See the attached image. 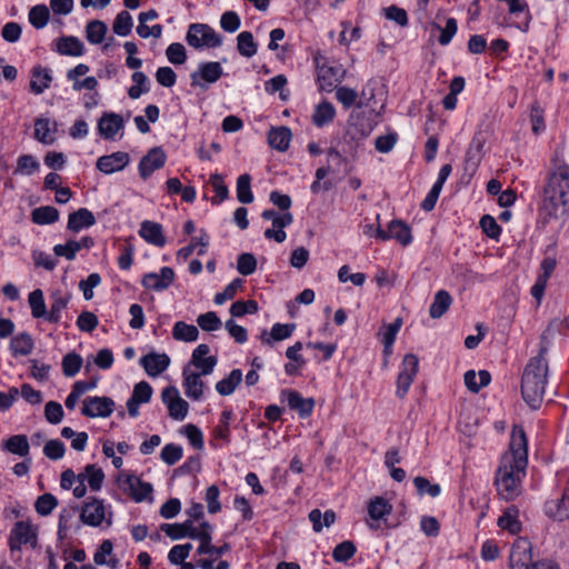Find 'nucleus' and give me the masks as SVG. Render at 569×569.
<instances>
[{"label": "nucleus", "instance_id": "nucleus-1", "mask_svg": "<svg viewBox=\"0 0 569 569\" xmlns=\"http://www.w3.org/2000/svg\"><path fill=\"white\" fill-rule=\"evenodd\" d=\"M528 463L527 438L522 429H513L509 450L501 457L496 473L495 485L498 495L506 501L513 500L520 495L521 478Z\"/></svg>", "mask_w": 569, "mask_h": 569}, {"label": "nucleus", "instance_id": "nucleus-2", "mask_svg": "<svg viewBox=\"0 0 569 569\" xmlns=\"http://www.w3.org/2000/svg\"><path fill=\"white\" fill-rule=\"evenodd\" d=\"M539 214L543 224L569 216V166L558 164L548 176Z\"/></svg>", "mask_w": 569, "mask_h": 569}, {"label": "nucleus", "instance_id": "nucleus-3", "mask_svg": "<svg viewBox=\"0 0 569 569\" xmlns=\"http://www.w3.org/2000/svg\"><path fill=\"white\" fill-rule=\"evenodd\" d=\"M548 349L549 342L547 340V331H545L541 336V343L538 356L532 357L529 360L522 373V399L531 409L535 410L540 408L548 383L549 367L546 359Z\"/></svg>", "mask_w": 569, "mask_h": 569}, {"label": "nucleus", "instance_id": "nucleus-4", "mask_svg": "<svg viewBox=\"0 0 569 569\" xmlns=\"http://www.w3.org/2000/svg\"><path fill=\"white\" fill-rule=\"evenodd\" d=\"M510 566L512 569H560L549 559L533 560L532 545L527 538H518L511 548Z\"/></svg>", "mask_w": 569, "mask_h": 569}, {"label": "nucleus", "instance_id": "nucleus-5", "mask_svg": "<svg viewBox=\"0 0 569 569\" xmlns=\"http://www.w3.org/2000/svg\"><path fill=\"white\" fill-rule=\"evenodd\" d=\"M187 43L194 49L217 48L222 43V38L206 23H191L186 34Z\"/></svg>", "mask_w": 569, "mask_h": 569}, {"label": "nucleus", "instance_id": "nucleus-6", "mask_svg": "<svg viewBox=\"0 0 569 569\" xmlns=\"http://www.w3.org/2000/svg\"><path fill=\"white\" fill-rule=\"evenodd\" d=\"M317 80L321 90L331 91L342 81L346 70L341 66H329L325 58L316 57Z\"/></svg>", "mask_w": 569, "mask_h": 569}, {"label": "nucleus", "instance_id": "nucleus-7", "mask_svg": "<svg viewBox=\"0 0 569 569\" xmlns=\"http://www.w3.org/2000/svg\"><path fill=\"white\" fill-rule=\"evenodd\" d=\"M23 545L37 547V529L28 521H17L10 531L9 547L13 552L20 550Z\"/></svg>", "mask_w": 569, "mask_h": 569}, {"label": "nucleus", "instance_id": "nucleus-8", "mask_svg": "<svg viewBox=\"0 0 569 569\" xmlns=\"http://www.w3.org/2000/svg\"><path fill=\"white\" fill-rule=\"evenodd\" d=\"M419 369V359L413 353H408L403 357L402 363H401V370L398 373L397 378V390L396 395L399 398H403L411 383L413 382L415 377L418 373Z\"/></svg>", "mask_w": 569, "mask_h": 569}, {"label": "nucleus", "instance_id": "nucleus-9", "mask_svg": "<svg viewBox=\"0 0 569 569\" xmlns=\"http://www.w3.org/2000/svg\"><path fill=\"white\" fill-rule=\"evenodd\" d=\"M118 485L137 502L150 497L153 490L151 483L143 482L140 478L133 475H120L118 477Z\"/></svg>", "mask_w": 569, "mask_h": 569}, {"label": "nucleus", "instance_id": "nucleus-10", "mask_svg": "<svg viewBox=\"0 0 569 569\" xmlns=\"http://www.w3.org/2000/svg\"><path fill=\"white\" fill-rule=\"evenodd\" d=\"M161 399L172 419L183 420L187 417L189 403L180 397L179 390L176 387H166L161 392Z\"/></svg>", "mask_w": 569, "mask_h": 569}, {"label": "nucleus", "instance_id": "nucleus-11", "mask_svg": "<svg viewBox=\"0 0 569 569\" xmlns=\"http://www.w3.org/2000/svg\"><path fill=\"white\" fill-rule=\"evenodd\" d=\"M114 410V401L109 397H88L83 400L81 412L89 418H107Z\"/></svg>", "mask_w": 569, "mask_h": 569}, {"label": "nucleus", "instance_id": "nucleus-12", "mask_svg": "<svg viewBox=\"0 0 569 569\" xmlns=\"http://www.w3.org/2000/svg\"><path fill=\"white\" fill-rule=\"evenodd\" d=\"M376 237L382 241L396 239L402 246L409 244L412 240L411 229L401 220H392L388 226V230H383L378 226L376 228Z\"/></svg>", "mask_w": 569, "mask_h": 569}, {"label": "nucleus", "instance_id": "nucleus-13", "mask_svg": "<svg viewBox=\"0 0 569 569\" xmlns=\"http://www.w3.org/2000/svg\"><path fill=\"white\" fill-rule=\"evenodd\" d=\"M167 156L160 147H154L143 156L139 162V174L147 180L156 170L162 168L166 163Z\"/></svg>", "mask_w": 569, "mask_h": 569}, {"label": "nucleus", "instance_id": "nucleus-14", "mask_svg": "<svg viewBox=\"0 0 569 569\" xmlns=\"http://www.w3.org/2000/svg\"><path fill=\"white\" fill-rule=\"evenodd\" d=\"M129 153L124 151H117L111 154L99 157L96 167L102 173L111 174L123 170L129 164Z\"/></svg>", "mask_w": 569, "mask_h": 569}, {"label": "nucleus", "instance_id": "nucleus-15", "mask_svg": "<svg viewBox=\"0 0 569 569\" xmlns=\"http://www.w3.org/2000/svg\"><path fill=\"white\" fill-rule=\"evenodd\" d=\"M80 519L83 523L98 527L106 519V508L102 500L92 498L90 501L84 502Z\"/></svg>", "mask_w": 569, "mask_h": 569}, {"label": "nucleus", "instance_id": "nucleus-16", "mask_svg": "<svg viewBox=\"0 0 569 569\" xmlns=\"http://www.w3.org/2000/svg\"><path fill=\"white\" fill-rule=\"evenodd\" d=\"M210 348L208 345H199L192 352L189 367L193 366L199 369L203 376L210 375L217 366V358L214 356H208Z\"/></svg>", "mask_w": 569, "mask_h": 569}, {"label": "nucleus", "instance_id": "nucleus-17", "mask_svg": "<svg viewBox=\"0 0 569 569\" xmlns=\"http://www.w3.org/2000/svg\"><path fill=\"white\" fill-rule=\"evenodd\" d=\"M174 279V272L169 267H162L159 273L150 272L142 278V286L146 289L161 291L167 289Z\"/></svg>", "mask_w": 569, "mask_h": 569}, {"label": "nucleus", "instance_id": "nucleus-18", "mask_svg": "<svg viewBox=\"0 0 569 569\" xmlns=\"http://www.w3.org/2000/svg\"><path fill=\"white\" fill-rule=\"evenodd\" d=\"M123 126L122 117L114 112H104L98 120V131L106 140H112Z\"/></svg>", "mask_w": 569, "mask_h": 569}, {"label": "nucleus", "instance_id": "nucleus-19", "mask_svg": "<svg viewBox=\"0 0 569 569\" xmlns=\"http://www.w3.org/2000/svg\"><path fill=\"white\" fill-rule=\"evenodd\" d=\"M281 396L287 399L289 408L297 411L301 418L311 415L315 407L313 398H303L298 391L290 389L282 390Z\"/></svg>", "mask_w": 569, "mask_h": 569}, {"label": "nucleus", "instance_id": "nucleus-20", "mask_svg": "<svg viewBox=\"0 0 569 569\" xmlns=\"http://www.w3.org/2000/svg\"><path fill=\"white\" fill-rule=\"evenodd\" d=\"M184 393L191 400H200L203 396L204 382L201 379V372H192L189 366H186L182 371Z\"/></svg>", "mask_w": 569, "mask_h": 569}, {"label": "nucleus", "instance_id": "nucleus-21", "mask_svg": "<svg viewBox=\"0 0 569 569\" xmlns=\"http://www.w3.org/2000/svg\"><path fill=\"white\" fill-rule=\"evenodd\" d=\"M140 365L150 377H157L169 367L170 359L166 353L151 352L140 358Z\"/></svg>", "mask_w": 569, "mask_h": 569}, {"label": "nucleus", "instance_id": "nucleus-22", "mask_svg": "<svg viewBox=\"0 0 569 569\" xmlns=\"http://www.w3.org/2000/svg\"><path fill=\"white\" fill-rule=\"evenodd\" d=\"M160 529L173 540L186 537L196 539V527L192 520H186L182 523H162Z\"/></svg>", "mask_w": 569, "mask_h": 569}, {"label": "nucleus", "instance_id": "nucleus-23", "mask_svg": "<svg viewBox=\"0 0 569 569\" xmlns=\"http://www.w3.org/2000/svg\"><path fill=\"white\" fill-rule=\"evenodd\" d=\"M547 516L562 521L569 518V490H566L561 498L546 502Z\"/></svg>", "mask_w": 569, "mask_h": 569}, {"label": "nucleus", "instance_id": "nucleus-24", "mask_svg": "<svg viewBox=\"0 0 569 569\" xmlns=\"http://www.w3.org/2000/svg\"><path fill=\"white\" fill-rule=\"evenodd\" d=\"M96 223L93 213L87 208H80L79 210L69 214L68 229L74 232L80 231L83 228H89Z\"/></svg>", "mask_w": 569, "mask_h": 569}, {"label": "nucleus", "instance_id": "nucleus-25", "mask_svg": "<svg viewBox=\"0 0 569 569\" xmlns=\"http://www.w3.org/2000/svg\"><path fill=\"white\" fill-rule=\"evenodd\" d=\"M57 51L62 56L80 57L84 52V46L77 37L66 36L57 40Z\"/></svg>", "mask_w": 569, "mask_h": 569}, {"label": "nucleus", "instance_id": "nucleus-26", "mask_svg": "<svg viewBox=\"0 0 569 569\" xmlns=\"http://www.w3.org/2000/svg\"><path fill=\"white\" fill-rule=\"evenodd\" d=\"M139 233L147 242L157 247H163L166 243L162 227L157 222L143 221Z\"/></svg>", "mask_w": 569, "mask_h": 569}, {"label": "nucleus", "instance_id": "nucleus-27", "mask_svg": "<svg viewBox=\"0 0 569 569\" xmlns=\"http://www.w3.org/2000/svg\"><path fill=\"white\" fill-rule=\"evenodd\" d=\"M200 76L204 81L213 83L222 76V67L219 62H203L199 66V71L191 74L192 86L198 84L197 78Z\"/></svg>", "mask_w": 569, "mask_h": 569}, {"label": "nucleus", "instance_id": "nucleus-28", "mask_svg": "<svg viewBox=\"0 0 569 569\" xmlns=\"http://www.w3.org/2000/svg\"><path fill=\"white\" fill-rule=\"evenodd\" d=\"M519 510L516 506L508 507L502 516L498 519V526L510 532L511 535H516L521 531V523L518 520Z\"/></svg>", "mask_w": 569, "mask_h": 569}, {"label": "nucleus", "instance_id": "nucleus-29", "mask_svg": "<svg viewBox=\"0 0 569 569\" xmlns=\"http://www.w3.org/2000/svg\"><path fill=\"white\" fill-rule=\"evenodd\" d=\"M296 329L295 323H276L272 326L271 331H262L261 341L271 345L273 341H281L289 338Z\"/></svg>", "mask_w": 569, "mask_h": 569}, {"label": "nucleus", "instance_id": "nucleus-30", "mask_svg": "<svg viewBox=\"0 0 569 569\" xmlns=\"http://www.w3.org/2000/svg\"><path fill=\"white\" fill-rule=\"evenodd\" d=\"M291 140V131L287 127L272 128L268 133V142L278 151H286Z\"/></svg>", "mask_w": 569, "mask_h": 569}, {"label": "nucleus", "instance_id": "nucleus-31", "mask_svg": "<svg viewBox=\"0 0 569 569\" xmlns=\"http://www.w3.org/2000/svg\"><path fill=\"white\" fill-rule=\"evenodd\" d=\"M336 117V109L333 104L327 100L316 106L312 114V122L316 127L322 128L330 123Z\"/></svg>", "mask_w": 569, "mask_h": 569}, {"label": "nucleus", "instance_id": "nucleus-32", "mask_svg": "<svg viewBox=\"0 0 569 569\" xmlns=\"http://www.w3.org/2000/svg\"><path fill=\"white\" fill-rule=\"evenodd\" d=\"M2 448L23 458H27L30 451V445L26 435L11 436L2 443Z\"/></svg>", "mask_w": 569, "mask_h": 569}, {"label": "nucleus", "instance_id": "nucleus-33", "mask_svg": "<svg viewBox=\"0 0 569 569\" xmlns=\"http://www.w3.org/2000/svg\"><path fill=\"white\" fill-rule=\"evenodd\" d=\"M50 310L47 311L46 320L51 323H58L61 320V312L69 303L70 296H63L59 291L52 293Z\"/></svg>", "mask_w": 569, "mask_h": 569}, {"label": "nucleus", "instance_id": "nucleus-34", "mask_svg": "<svg viewBox=\"0 0 569 569\" xmlns=\"http://www.w3.org/2000/svg\"><path fill=\"white\" fill-rule=\"evenodd\" d=\"M452 303V298L446 290H439L429 308V315L432 319L441 318Z\"/></svg>", "mask_w": 569, "mask_h": 569}, {"label": "nucleus", "instance_id": "nucleus-35", "mask_svg": "<svg viewBox=\"0 0 569 569\" xmlns=\"http://www.w3.org/2000/svg\"><path fill=\"white\" fill-rule=\"evenodd\" d=\"M52 77L47 69L34 67L32 69V80L30 81V90L36 94H41L50 87Z\"/></svg>", "mask_w": 569, "mask_h": 569}, {"label": "nucleus", "instance_id": "nucleus-36", "mask_svg": "<svg viewBox=\"0 0 569 569\" xmlns=\"http://www.w3.org/2000/svg\"><path fill=\"white\" fill-rule=\"evenodd\" d=\"M33 340L27 332L14 336L10 342V350L13 356H28L33 350Z\"/></svg>", "mask_w": 569, "mask_h": 569}, {"label": "nucleus", "instance_id": "nucleus-37", "mask_svg": "<svg viewBox=\"0 0 569 569\" xmlns=\"http://www.w3.org/2000/svg\"><path fill=\"white\" fill-rule=\"evenodd\" d=\"M31 220L36 224H50L59 220V211L51 206L36 208L31 212Z\"/></svg>", "mask_w": 569, "mask_h": 569}, {"label": "nucleus", "instance_id": "nucleus-38", "mask_svg": "<svg viewBox=\"0 0 569 569\" xmlns=\"http://www.w3.org/2000/svg\"><path fill=\"white\" fill-rule=\"evenodd\" d=\"M309 520L312 523V529L320 532L325 527H330L336 521V513L333 510H326L323 513L319 509H313L309 512Z\"/></svg>", "mask_w": 569, "mask_h": 569}, {"label": "nucleus", "instance_id": "nucleus-39", "mask_svg": "<svg viewBox=\"0 0 569 569\" xmlns=\"http://www.w3.org/2000/svg\"><path fill=\"white\" fill-rule=\"evenodd\" d=\"M242 381L240 369H233L229 376L216 385V390L221 396H230Z\"/></svg>", "mask_w": 569, "mask_h": 569}, {"label": "nucleus", "instance_id": "nucleus-40", "mask_svg": "<svg viewBox=\"0 0 569 569\" xmlns=\"http://www.w3.org/2000/svg\"><path fill=\"white\" fill-rule=\"evenodd\" d=\"M56 128H50V120L47 118H37L34 121V138L43 144H52L54 142Z\"/></svg>", "mask_w": 569, "mask_h": 569}, {"label": "nucleus", "instance_id": "nucleus-41", "mask_svg": "<svg viewBox=\"0 0 569 569\" xmlns=\"http://www.w3.org/2000/svg\"><path fill=\"white\" fill-rule=\"evenodd\" d=\"M238 52L246 58H251L257 53L258 46L250 31H242L237 37Z\"/></svg>", "mask_w": 569, "mask_h": 569}, {"label": "nucleus", "instance_id": "nucleus-42", "mask_svg": "<svg viewBox=\"0 0 569 569\" xmlns=\"http://www.w3.org/2000/svg\"><path fill=\"white\" fill-rule=\"evenodd\" d=\"M108 31L107 24L101 20H91L86 26V38L92 44L103 41Z\"/></svg>", "mask_w": 569, "mask_h": 569}, {"label": "nucleus", "instance_id": "nucleus-43", "mask_svg": "<svg viewBox=\"0 0 569 569\" xmlns=\"http://www.w3.org/2000/svg\"><path fill=\"white\" fill-rule=\"evenodd\" d=\"M199 331L196 326L188 325L183 321L174 323L172 329V337L179 341L192 342L198 339Z\"/></svg>", "mask_w": 569, "mask_h": 569}, {"label": "nucleus", "instance_id": "nucleus-44", "mask_svg": "<svg viewBox=\"0 0 569 569\" xmlns=\"http://www.w3.org/2000/svg\"><path fill=\"white\" fill-rule=\"evenodd\" d=\"M28 302L31 309V315L33 318H44L47 316V308L43 298V292L41 289H36L29 293Z\"/></svg>", "mask_w": 569, "mask_h": 569}, {"label": "nucleus", "instance_id": "nucleus-45", "mask_svg": "<svg viewBox=\"0 0 569 569\" xmlns=\"http://www.w3.org/2000/svg\"><path fill=\"white\" fill-rule=\"evenodd\" d=\"M336 99L343 106V108L349 109L352 106H357L358 108L363 107L362 101H358V92L355 89L348 87H336Z\"/></svg>", "mask_w": 569, "mask_h": 569}, {"label": "nucleus", "instance_id": "nucleus-46", "mask_svg": "<svg viewBox=\"0 0 569 569\" xmlns=\"http://www.w3.org/2000/svg\"><path fill=\"white\" fill-rule=\"evenodd\" d=\"M392 510L391 505L382 497H376L368 505V513L371 519L380 520Z\"/></svg>", "mask_w": 569, "mask_h": 569}, {"label": "nucleus", "instance_id": "nucleus-47", "mask_svg": "<svg viewBox=\"0 0 569 569\" xmlns=\"http://www.w3.org/2000/svg\"><path fill=\"white\" fill-rule=\"evenodd\" d=\"M237 198L241 203L246 204L253 201L251 177L248 173L241 174L237 180Z\"/></svg>", "mask_w": 569, "mask_h": 569}, {"label": "nucleus", "instance_id": "nucleus-48", "mask_svg": "<svg viewBox=\"0 0 569 569\" xmlns=\"http://www.w3.org/2000/svg\"><path fill=\"white\" fill-rule=\"evenodd\" d=\"M49 9L44 4L34 6L29 11V22L36 29H42L43 27H46L49 21Z\"/></svg>", "mask_w": 569, "mask_h": 569}, {"label": "nucleus", "instance_id": "nucleus-49", "mask_svg": "<svg viewBox=\"0 0 569 569\" xmlns=\"http://www.w3.org/2000/svg\"><path fill=\"white\" fill-rule=\"evenodd\" d=\"M132 24L133 22L131 14L123 10L117 14L113 21L112 30L116 34L126 37L131 32Z\"/></svg>", "mask_w": 569, "mask_h": 569}, {"label": "nucleus", "instance_id": "nucleus-50", "mask_svg": "<svg viewBox=\"0 0 569 569\" xmlns=\"http://www.w3.org/2000/svg\"><path fill=\"white\" fill-rule=\"evenodd\" d=\"M356 551L357 548L355 543L350 540H346L335 547L332 558L336 562H346L356 555Z\"/></svg>", "mask_w": 569, "mask_h": 569}, {"label": "nucleus", "instance_id": "nucleus-51", "mask_svg": "<svg viewBox=\"0 0 569 569\" xmlns=\"http://www.w3.org/2000/svg\"><path fill=\"white\" fill-rule=\"evenodd\" d=\"M62 372L66 377L76 376L82 366V358L76 352L67 353L62 359Z\"/></svg>", "mask_w": 569, "mask_h": 569}, {"label": "nucleus", "instance_id": "nucleus-52", "mask_svg": "<svg viewBox=\"0 0 569 569\" xmlns=\"http://www.w3.org/2000/svg\"><path fill=\"white\" fill-rule=\"evenodd\" d=\"M209 182L216 192V196L211 199L213 204H218L228 198L229 189L224 184L222 177L219 173L211 174Z\"/></svg>", "mask_w": 569, "mask_h": 569}, {"label": "nucleus", "instance_id": "nucleus-53", "mask_svg": "<svg viewBox=\"0 0 569 569\" xmlns=\"http://www.w3.org/2000/svg\"><path fill=\"white\" fill-rule=\"evenodd\" d=\"M58 506V499L52 493H43L36 500L34 508L40 516H49Z\"/></svg>", "mask_w": 569, "mask_h": 569}, {"label": "nucleus", "instance_id": "nucleus-54", "mask_svg": "<svg viewBox=\"0 0 569 569\" xmlns=\"http://www.w3.org/2000/svg\"><path fill=\"white\" fill-rule=\"evenodd\" d=\"M413 485L420 496L429 495L435 498L441 492V488L438 483H430V481L425 477H416L413 479Z\"/></svg>", "mask_w": 569, "mask_h": 569}, {"label": "nucleus", "instance_id": "nucleus-55", "mask_svg": "<svg viewBox=\"0 0 569 569\" xmlns=\"http://www.w3.org/2000/svg\"><path fill=\"white\" fill-rule=\"evenodd\" d=\"M232 418H233V413L231 410L222 411L221 417H220V423L213 430L216 438L221 439L226 442L230 441L229 423Z\"/></svg>", "mask_w": 569, "mask_h": 569}, {"label": "nucleus", "instance_id": "nucleus-56", "mask_svg": "<svg viewBox=\"0 0 569 569\" xmlns=\"http://www.w3.org/2000/svg\"><path fill=\"white\" fill-rule=\"evenodd\" d=\"M89 487L92 491H98L101 489L104 473L101 468H98L96 465H88L84 468Z\"/></svg>", "mask_w": 569, "mask_h": 569}, {"label": "nucleus", "instance_id": "nucleus-57", "mask_svg": "<svg viewBox=\"0 0 569 569\" xmlns=\"http://www.w3.org/2000/svg\"><path fill=\"white\" fill-rule=\"evenodd\" d=\"M433 28L440 31L439 43L441 46H447L457 32V20L455 18H448L445 28H441L437 23H433Z\"/></svg>", "mask_w": 569, "mask_h": 569}, {"label": "nucleus", "instance_id": "nucleus-58", "mask_svg": "<svg viewBox=\"0 0 569 569\" xmlns=\"http://www.w3.org/2000/svg\"><path fill=\"white\" fill-rule=\"evenodd\" d=\"M192 545L189 542L173 546L168 553L169 562L176 566L182 563L189 557Z\"/></svg>", "mask_w": 569, "mask_h": 569}, {"label": "nucleus", "instance_id": "nucleus-59", "mask_svg": "<svg viewBox=\"0 0 569 569\" xmlns=\"http://www.w3.org/2000/svg\"><path fill=\"white\" fill-rule=\"evenodd\" d=\"M257 260L252 253H241L238 257L237 270L242 276H250L256 271Z\"/></svg>", "mask_w": 569, "mask_h": 569}, {"label": "nucleus", "instance_id": "nucleus-60", "mask_svg": "<svg viewBox=\"0 0 569 569\" xmlns=\"http://www.w3.org/2000/svg\"><path fill=\"white\" fill-rule=\"evenodd\" d=\"M39 169V162L31 154H22L18 158L16 172L30 176Z\"/></svg>", "mask_w": 569, "mask_h": 569}, {"label": "nucleus", "instance_id": "nucleus-61", "mask_svg": "<svg viewBox=\"0 0 569 569\" xmlns=\"http://www.w3.org/2000/svg\"><path fill=\"white\" fill-rule=\"evenodd\" d=\"M401 326V318H397L392 323L385 326V330L379 333L381 336L382 345H387V348L392 347Z\"/></svg>", "mask_w": 569, "mask_h": 569}, {"label": "nucleus", "instance_id": "nucleus-62", "mask_svg": "<svg viewBox=\"0 0 569 569\" xmlns=\"http://www.w3.org/2000/svg\"><path fill=\"white\" fill-rule=\"evenodd\" d=\"M197 323L204 331H214L221 327V320L216 312L209 311L198 317Z\"/></svg>", "mask_w": 569, "mask_h": 569}, {"label": "nucleus", "instance_id": "nucleus-63", "mask_svg": "<svg viewBox=\"0 0 569 569\" xmlns=\"http://www.w3.org/2000/svg\"><path fill=\"white\" fill-rule=\"evenodd\" d=\"M66 446L58 439H52L46 442L43 447V455L51 460H59L64 456Z\"/></svg>", "mask_w": 569, "mask_h": 569}, {"label": "nucleus", "instance_id": "nucleus-64", "mask_svg": "<svg viewBox=\"0 0 569 569\" xmlns=\"http://www.w3.org/2000/svg\"><path fill=\"white\" fill-rule=\"evenodd\" d=\"M44 417L49 423H60L63 419L62 406L57 401L47 402L44 406Z\"/></svg>", "mask_w": 569, "mask_h": 569}]
</instances>
